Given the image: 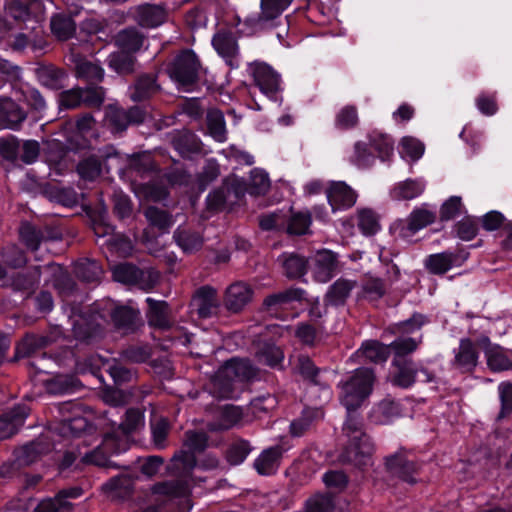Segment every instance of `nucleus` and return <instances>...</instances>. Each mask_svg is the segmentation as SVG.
Here are the masks:
<instances>
[{
	"mask_svg": "<svg viewBox=\"0 0 512 512\" xmlns=\"http://www.w3.org/2000/svg\"><path fill=\"white\" fill-rule=\"evenodd\" d=\"M138 313L127 306H119L111 299L95 302L88 313L71 317L73 333L77 339L90 340L112 323L117 329L134 331Z\"/></svg>",
	"mask_w": 512,
	"mask_h": 512,
	"instance_id": "nucleus-1",
	"label": "nucleus"
},
{
	"mask_svg": "<svg viewBox=\"0 0 512 512\" xmlns=\"http://www.w3.org/2000/svg\"><path fill=\"white\" fill-rule=\"evenodd\" d=\"M208 437L204 432L189 430L185 433L183 447L171 459L169 469L176 479L161 482L153 487V492L170 497L186 496L191 484L195 481L193 470L197 466L195 453L202 452L207 447Z\"/></svg>",
	"mask_w": 512,
	"mask_h": 512,
	"instance_id": "nucleus-2",
	"label": "nucleus"
},
{
	"mask_svg": "<svg viewBox=\"0 0 512 512\" xmlns=\"http://www.w3.org/2000/svg\"><path fill=\"white\" fill-rule=\"evenodd\" d=\"M343 432L348 437L349 443L340 455L341 461L359 468L369 465L374 447L363 431L362 418L356 411H347Z\"/></svg>",
	"mask_w": 512,
	"mask_h": 512,
	"instance_id": "nucleus-3",
	"label": "nucleus"
},
{
	"mask_svg": "<svg viewBox=\"0 0 512 512\" xmlns=\"http://www.w3.org/2000/svg\"><path fill=\"white\" fill-rule=\"evenodd\" d=\"M376 380L374 370L361 367L345 381L338 384L339 400L347 411H357L373 391Z\"/></svg>",
	"mask_w": 512,
	"mask_h": 512,
	"instance_id": "nucleus-4",
	"label": "nucleus"
},
{
	"mask_svg": "<svg viewBox=\"0 0 512 512\" xmlns=\"http://www.w3.org/2000/svg\"><path fill=\"white\" fill-rule=\"evenodd\" d=\"M292 2L293 0H260V12L248 16L244 25L253 33L272 27Z\"/></svg>",
	"mask_w": 512,
	"mask_h": 512,
	"instance_id": "nucleus-5",
	"label": "nucleus"
},
{
	"mask_svg": "<svg viewBox=\"0 0 512 512\" xmlns=\"http://www.w3.org/2000/svg\"><path fill=\"white\" fill-rule=\"evenodd\" d=\"M81 444L82 449H79L80 462L87 465L112 466V463L108 460L109 456L121 451L114 435H106L102 442L93 449L88 448L89 443L86 439H81Z\"/></svg>",
	"mask_w": 512,
	"mask_h": 512,
	"instance_id": "nucleus-6",
	"label": "nucleus"
},
{
	"mask_svg": "<svg viewBox=\"0 0 512 512\" xmlns=\"http://www.w3.org/2000/svg\"><path fill=\"white\" fill-rule=\"evenodd\" d=\"M385 467L393 476L409 484L417 482L416 475L419 472L420 465L411 455L403 449L385 457Z\"/></svg>",
	"mask_w": 512,
	"mask_h": 512,
	"instance_id": "nucleus-7",
	"label": "nucleus"
},
{
	"mask_svg": "<svg viewBox=\"0 0 512 512\" xmlns=\"http://www.w3.org/2000/svg\"><path fill=\"white\" fill-rule=\"evenodd\" d=\"M200 63L194 52L187 50L176 57L170 70L171 78L182 86L194 84L198 79Z\"/></svg>",
	"mask_w": 512,
	"mask_h": 512,
	"instance_id": "nucleus-8",
	"label": "nucleus"
},
{
	"mask_svg": "<svg viewBox=\"0 0 512 512\" xmlns=\"http://www.w3.org/2000/svg\"><path fill=\"white\" fill-rule=\"evenodd\" d=\"M477 345L470 338L460 339L458 348L454 350V359L451 362L452 367L462 373L472 372L477 366L479 359Z\"/></svg>",
	"mask_w": 512,
	"mask_h": 512,
	"instance_id": "nucleus-9",
	"label": "nucleus"
},
{
	"mask_svg": "<svg viewBox=\"0 0 512 512\" xmlns=\"http://www.w3.org/2000/svg\"><path fill=\"white\" fill-rule=\"evenodd\" d=\"M304 291L300 288H288L266 296L263 300V308L270 315L276 317L286 310L292 303L301 301Z\"/></svg>",
	"mask_w": 512,
	"mask_h": 512,
	"instance_id": "nucleus-10",
	"label": "nucleus"
},
{
	"mask_svg": "<svg viewBox=\"0 0 512 512\" xmlns=\"http://www.w3.org/2000/svg\"><path fill=\"white\" fill-rule=\"evenodd\" d=\"M339 271L337 254L329 250L317 252L314 257L312 274L319 283H327Z\"/></svg>",
	"mask_w": 512,
	"mask_h": 512,
	"instance_id": "nucleus-11",
	"label": "nucleus"
},
{
	"mask_svg": "<svg viewBox=\"0 0 512 512\" xmlns=\"http://www.w3.org/2000/svg\"><path fill=\"white\" fill-rule=\"evenodd\" d=\"M30 409L19 404L0 415V440L12 437L23 426Z\"/></svg>",
	"mask_w": 512,
	"mask_h": 512,
	"instance_id": "nucleus-12",
	"label": "nucleus"
},
{
	"mask_svg": "<svg viewBox=\"0 0 512 512\" xmlns=\"http://www.w3.org/2000/svg\"><path fill=\"white\" fill-rule=\"evenodd\" d=\"M252 298V288L244 282H236L226 289L223 304L229 312L239 313Z\"/></svg>",
	"mask_w": 512,
	"mask_h": 512,
	"instance_id": "nucleus-13",
	"label": "nucleus"
},
{
	"mask_svg": "<svg viewBox=\"0 0 512 512\" xmlns=\"http://www.w3.org/2000/svg\"><path fill=\"white\" fill-rule=\"evenodd\" d=\"M436 210L423 205L414 209L406 219V223L400 229L402 237H410L419 230L433 224L436 221Z\"/></svg>",
	"mask_w": 512,
	"mask_h": 512,
	"instance_id": "nucleus-14",
	"label": "nucleus"
},
{
	"mask_svg": "<svg viewBox=\"0 0 512 512\" xmlns=\"http://www.w3.org/2000/svg\"><path fill=\"white\" fill-rule=\"evenodd\" d=\"M467 255L460 252L445 251L429 255L425 260L427 270L435 275H442L452 267H458L466 260Z\"/></svg>",
	"mask_w": 512,
	"mask_h": 512,
	"instance_id": "nucleus-15",
	"label": "nucleus"
},
{
	"mask_svg": "<svg viewBox=\"0 0 512 512\" xmlns=\"http://www.w3.org/2000/svg\"><path fill=\"white\" fill-rule=\"evenodd\" d=\"M133 490L134 478L129 474L112 477L102 485V491L112 501L129 499Z\"/></svg>",
	"mask_w": 512,
	"mask_h": 512,
	"instance_id": "nucleus-16",
	"label": "nucleus"
},
{
	"mask_svg": "<svg viewBox=\"0 0 512 512\" xmlns=\"http://www.w3.org/2000/svg\"><path fill=\"white\" fill-rule=\"evenodd\" d=\"M148 304V311L146 317L150 326L168 330L172 327L173 321L171 319V310L167 302L162 300H155L151 297L146 299Z\"/></svg>",
	"mask_w": 512,
	"mask_h": 512,
	"instance_id": "nucleus-17",
	"label": "nucleus"
},
{
	"mask_svg": "<svg viewBox=\"0 0 512 512\" xmlns=\"http://www.w3.org/2000/svg\"><path fill=\"white\" fill-rule=\"evenodd\" d=\"M212 45L230 67H237L239 48L236 38L231 32L219 31L212 39Z\"/></svg>",
	"mask_w": 512,
	"mask_h": 512,
	"instance_id": "nucleus-18",
	"label": "nucleus"
},
{
	"mask_svg": "<svg viewBox=\"0 0 512 512\" xmlns=\"http://www.w3.org/2000/svg\"><path fill=\"white\" fill-rule=\"evenodd\" d=\"M477 344L484 349L487 365L492 371L499 372L512 368V361L506 356L504 350L498 345H492L487 336H481Z\"/></svg>",
	"mask_w": 512,
	"mask_h": 512,
	"instance_id": "nucleus-19",
	"label": "nucleus"
},
{
	"mask_svg": "<svg viewBox=\"0 0 512 512\" xmlns=\"http://www.w3.org/2000/svg\"><path fill=\"white\" fill-rule=\"evenodd\" d=\"M327 199L335 211L341 208H350L356 203V193L344 182H334L327 190Z\"/></svg>",
	"mask_w": 512,
	"mask_h": 512,
	"instance_id": "nucleus-20",
	"label": "nucleus"
},
{
	"mask_svg": "<svg viewBox=\"0 0 512 512\" xmlns=\"http://www.w3.org/2000/svg\"><path fill=\"white\" fill-rule=\"evenodd\" d=\"M134 20L142 27L155 28L166 19L165 10L157 5L143 4L132 9Z\"/></svg>",
	"mask_w": 512,
	"mask_h": 512,
	"instance_id": "nucleus-21",
	"label": "nucleus"
},
{
	"mask_svg": "<svg viewBox=\"0 0 512 512\" xmlns=\"http://www.w3.org/2000/svg\"><path fill=\"white\" fill-rule=\"evenodd\" d=\"M19 234L22 242L32 251H36L42 242L59 238L50 228H37L29 223L21 225Z\"/></svg>",
	"mask_w": 512,
	"mask_h": 512,
	"instance_id": "nucleus-22",
	"label": "nucleus"
},
{
	"mask_svg": "<svg viewBox=\"0 0 512 512\" xmlns=\"http://www.w3.org/2000/svg\"><path fill=\"white\" fill-rule=\"evenodd\" d=\"M243 417L242 410L233 405H225L219 409L216 418L207 424L212 432L225 431L235 427Z\"/></svg>",
	"mask_w": 512,
	"mask_h": 512,
	"instance_id": "nucleus-23",
	"label": "nucleus"
},
{
	"mask_svg": "<svg viewBox=\"0 0 512 512\" xmlns=\"http://www.w3.org/2000/svg\"><path fill=\"white\" fill-rule=\"evenodd\" d=\"M394 371L391 381L394 385L408 388L415 382L417 369L414 362L408 358H393Z\"/></svg>",
	"mask_w": 512,
	"mask_h": 512,
	"instance_id": "nucleus-24",
	"label": "nucleus"
},
{
	"mask_svg": "<svg viewBox=\"0 0 512 512\" xmlns=\"http://www.w3.org/2000/svg\"><path fill=\"white\" fill-rule=\"evenodd\" d=\"M160 90L155 74H142L130 86V98L134 102H141L154 96Z\"/></svg>",
	"mask_w": 512,
	"mask_h": 512,
	"instance_id": "nucleus-25",
	"label": "nucleus"
},
{
	"mask_svg": "<svg viewBox=\"0 0 512 512\" xmlns=\"http://www.w3.org/2000/svg\"><path fill=\"white\" fill-rule=\"evenodd\" d=\"M72 62L75 66L77 78L90 83H98L103 80L104 70L98 63L78 54L72 55Z\"/></svg>",
	"mask_w": 512,
	"mask_h": 512,
	"instance_id": "nucleus-26",
	"label": "nucleus"
},
{
	"mask_svg": "<svg viewBox=\"0 0 512 512\" xmlns=\"http://www.w3.org/2000/svg\"><path fill=\"white\" fill-rule=\"evenodd\" d=\"M26 116V113L12 99L0 96V118L4 128L17 130Z\"/></svg>",
	"mask_w": 512,
	"mask_h": 512,
	"instance_id": "nucleus-27",
	"label": "nucleus"
},
{
	"mask_svg": "<svg viewBox=\"0 0 512 512\" xmlns=\"http://www.w3.org/2000/svg\"><path fill=\"white\" fill-rule=\"evenodd\" d=\"M197 313L201 318H209L217 314L219 302L216 290L210 286H203L196 292Z\"/></svg>",
	"mask_w": 512,
	"mask_h": 512,
	"instance_id": "nucleus-28",
	"label": "nucleus"
},
{
	"mask_svg": "<svg viewBox=\"0 0 512 512\" xmlns=\"http://www.w3.org/2000/svg\"><path fill=\"white\" fill-rule=\"evenodd\" d=\"M253 77L256 86L268 96H273L279 88V76L268 65H257Z\"/></svg>",
	"mask_w": 512,
	"mask_h": 512,
	"instance_id": "nucleus-29",
	"label": "nucleus"
},
{
	"mask_svg": "<svg viewBox=\"0 0 512 512\" xmlns=\"http://www.w3.org/2000/svg\"><path fill=\"white\" fill-rule=\"evenodd\" d=\"M284 449L280 445L265 449L254 461V467L261 475H271L277 470Z\"/></svg>",
	"mask_w": 512,
	"mask_h": 512,
	"instance_id": "nucleus-30",
	"label": "nucleus"
},
{
	"mask_svg": "<svg viewBox=\"0 0 512 512\" xmlns=\"http://www.w3.org/2000/svg\"><path fill=\"white\" fill-rule=\"evenodd\" d=\"M256 375V369L248 359L233 358L220 368V376H232L236 380H249Z\"/></svg>",
	"mask_w": 512,
	"mask_h": 512,
	"instance_id": "nucleus-31",
	"label": "nucleus"
},
{
	"mask_svg": "<svg viewBox=\"0 0 512 512\" xmlns=\"http://www.w3.org/2000/svg\"><path fill=\"white\" fill-rule=\"evenodd\" d=\"M36 75L39 82L51 90L62 89L67 79V73L54 65H42L38 67L36 69Z\"/></svg>",
	"mask_w": 512,
	"mask_h": 512,
	"instance_id": "nucleus-32",
	"label": "nucleus"
},
{
	"mask_svg": "<svg viewBox=\"0 0 512 512\" xmlns=\"http://www.w3.org/2000/svg\"><path fill=\"white\" fill-rule=\"evenodd\" d=\"M50 450L49 444L43 439H37L24 445L16 452V461L19 466H28L36 462L43 454Z\"/></svg>",
	"mask_w": 512,
	"mask_h": 512,
	"instance_id": "nucleus-33",
	"label": "nucleus"
},
{
	"mask_svg": "<svg viewBox=\"0 0 512 512\" xmlns=\"http://www.w3.org/2000/svg\"><path fill=\"white\" fill-rule=\"evenodd\" d=\"M356 286V281L345 278L337 279L328 288L325 295V302L334 306L343 305Z\"/></svg>",
	"mask_w": 512,
	"mask_h": 512,
	"instance_id": "nucleus-34",
	"label": "nucleus"
},
{
	"mask_svg": "<svg viewBox=\"0 0 512 512\" xmlns=\"http://www.w3.org/2000/svg\"><path fill=\"white\" fill-rule=\"evenodd\" d=\"M390 355L389 346L377 340H367L362 343L361 347L356 351L357 358H364L373 363L386 362Z\"/></svg>",
	"mask_w": 512,
	"mask_h": 512,
	"instance_id": "nucleus-35",
	"label": "nucleus"
},
{
	"mask_svg": "<svg viewBox=\"0 0 512 512\" xmlns=\"http://www.w3.org/2000/svg\"><path fill=\"white\" fill-rule=\"evenodd\" d=\"M12 50L17 52L24 51L27 47L33 50H42L46 46V41L43 39L41 31L33 30L29 33H17L9 42Z\"/></svg>",
	"mask_w": 512,
	"mask_h": 512,
	"instance_id": "nucleus-36",
	"label": "nucleus"
},
{
	"mask_svg": "<svg viewBox=\"0 0 512 512\" xmlns=\"http://www.w3.org/2000/svg\"><path fill=\"white\" fill-rule=\"evenodd\" d=\"M323 411L319 408H305L302 414L291 422L290 433L295 437L302 436L315 422L323 418Z\"/></svg>",
	"mask_w": 512,
	"mask_h": 512,
	"instance_id": "nucleus-37",
	"label": "nucleus"
},
{
	"mask_svg": "<svg viewBox=\"0 0 512 512\" xmlns=\"http://www.w3.org/2000/svg\"><path fill=\"white\" fill-rule=\"evenodd\" d=\"M53 35L60 41L71 39L76 33V23L71 16L56 14L50 20Z\"/></svg>",
	"mask_w": 512,
	"mask_h": 512,
	"instance_id": "nucleus-38",
	"label": "nucleus"
},
{
	"mask_svg": "<svg viewBox=\"0 0 512 512\" xmlns=\"http://www.w3.org/2000/svg\"><path fill=\"white\" fill-rule=\"evenodd\" d=\"M280 259L284 274L290 279L300 278L307 271L308 261L304 256L291 253L283 254Z\"/></svg>",
	"mask_w": 512,
	"mask_h": 512,
	"instance_id": "nucleus-39",
	"label": "nucleus"
},
{
	"mask_svg": "<svg viewBox=\"0 0 512 512\" xmlns=\"http://www.w3.org/2000/svg\"><path fill=\"white\" fill-rule=\"evenodd\" d=\"M76 276L88 283L98 282L103 274L102 267L95 260L84 259L75 264Z\"/></svg>",
	"mask_w": 512,
	"mask_h": 512,
	"instance_id": "nucleus-40",
	"label": "nucleus"
},
{
	"mask_svg": "<svg viewBox=\"0 0 512 512\" xmlns=\"http://www.w3.org/2000/svg\"><path fill=\"white\" fill-rule=\"evenodd\" d=\"M424 191V184L417 180H405L398 183L391 191V196L395 200H411Z\"/></svg>",
	"mask_w": 512,
	"mask_h": 512,
	"instance_id": "nucleus-41",
	"label": "nucleus"
},
{
	"mask_svg": "<svg viewBox=\"0 0 512 512\" xmlns=\"http://www.w3.org/2000/svg\"><path fill=\"white\" fill-rule=\"evenodd\" d=\"M144 36L135 28L122 30L116 36V44L123 51L136 52L143 45Z\"/></svg>",
	"mask_w": 512,
	"mask_h": 512,
	"instance_id": "nucleus-42",
	"label": "nucleus"
},
{
	"mask_svg": "<svg viewBox=\"0 0 512 512\" xmlns=\"http://www.w3.org/2000/svg\"><path fill=\"white\" fill-rule=\"evenodd\" d=\"M88 426L89 423L86 418L74 415L71 418H63L59 423L58 431L64 437H79Z\"/></svg>",
	"mask_w": 512,
	"mask_h": 512,
	"instance_id": "nucleus-43",
	"label": "nucleus"
},
{
	"mask_svg": "<svg viewBox=\"0 0 512 512\" xmlns=\"http://www.w3.org/2000/svg\"><path fill=\"white\" fill-rule=\"evenodd\" d=\"M173 146L179 153L183 156H188L189 154L199 153L201 151L200 142L196 138V136L189 132L184 131L178 133L173 138Z\"/></svg>",
	"mask_w": 512,
	"mask_h": 512,
	"instance_id": "nucleus-44",
	"label": "nucleus"
},
{
	"mask_svg": "<svg viewBox=\"0 0 512 512\" xmlns=\"http://www.w3.org/2000/svg\"><path fill=\"white\" fill-rule=\"evenodd\" d=\"M136 58L127 51H119L109 56L108 64L110 68L119 74H129L134 71Z\"/></svg>",
	"mask_w": 512,
	"mask_h": 512,
	"instance_id": "nucleus-45",
	"label": "nucleus"
},
{
	"mask_svg": "<svg viewBox=\"0 0 512 512\" xmlns=\"http://www.w3.org/2000/svg\"><path fill=\"white\" fill-rule=\"evenodd\" d=\"M207 127L209 134L218 142L226 140V126L224 115L220 110L212 109L207 113Z\"/></svg>",
	"mask_w": 512,
	"mask_h": 512,
	"instance_id": "nucleus-46",
	"label": "nucleus"
},
{
	"mask_svg": "<svg viewBox=\"0 0 512 512\" xmlns=\"http://www.w3.org/2000/svg\"><path fill=\"white\" fill-rule=\"evenodd\" d=\"M174 239L186 253L199 250L203 244V239L198 233L186 229H177L174 232Z\"/></svg>",
	"mask_w": 512,
	"mask_h": 512,
	"instance_id": "nucleus-47",
	"label": "nucleus"
},
{
	"mask_svg": "<svg viewBox=\"0 0 512 512\" xmlns=\"http://www.w3.org/2000/svg\"><path fill=\"white\" fill-rule=\"evenodd\" d=\"M143 272L135 265L122 263L112 270L113 279L123 284H134L142 278Z\"/></svg>",
	"mask_w": 512,
	"mask_h": 512,
	"instance_id": "nucleus-48",
	"label": "nucleus"
},
{
	"mask_svg": "<svg viewBox=\"0 0 512 512\" xmlns=\"http://www.w3.org/2000/svg\"><path fill=\"white\" fill-rule=\"evenodd\" d=\"M76 171L81 179L94 181L101 175L102 165L97 157L90 156L77 164Z\"/></svg>",
	"mask_w": 512,
	"mask_h": 512,
	"instance_id": "nucleus-49",
	"label": "nucleus"
},
{
	"mask_svg": "<svg viewBox=\"0 0 512 512\" xmlns=\"http://www.w3.org/2000/svg\"><path fill=\"white\" fill-rule=\"evenodd\" d=\"M47 343L45 337L27 334L16 347V358L29 357Z\"/></svg>",
	"mask_w": 512,
	"mask_h": 512,
	"instance_id": "nucleus-50",
	"label": "nucleus"
},
{
	"mask_svg": "<svg viewBox=\"0 0 512 512\" xmlns=\"http://www.w3.org/2000/svg\"><path fill=\"white\" fill-rule=\"evenodd\" d=\"M270 187L268 174L261 169H253L250 172L247 193L250 195H263Z\"/></svg>",
	"mask_w": 512,
	"mask_h": 512,
	"instance_id": "nucleus-51",
	"label": "nucleus"
},
{
	"mask_svg": "<svg viewBox=\"0 0 512 512\" xmlns=\"http://www.w3.org/2000/svg\"><path fill=\"white\" fill-rule=\"evenodd\" d=\"M386 293L382 279L367 277L361 285V297L369 301H377Z\"/></svg>",
	"mask_w": 512,
	"mask_h": 512,
	"instance_id": "nucleus-52",
	"label": "nucleus"
},
{
	"mask_svg": "<svg viewBox=\"0 0 512 512\" xmlns=\"http://www.w3.org/2000/svg\"><path fill=\"white\" fill-rule=\"evenodd\" d=\"M35 512H73V504L61 499L59 494L52 498H45L38 502Z\"/></svg>",
	"mask_w": 512,
	"mask_h": 512,
	"instance_id": "nucleus-53",
	"label": "nucleus"
},
{
	"mask_svg": "<svg viewBox=\"0 0 512 512\" xmlns=\"http://www.w3.org/2000/svg\"><path fill=\"white\" fill-rule=\"evenodd\" d=\"M310 225L311 215L309 212H296L290 216L286 230L289 234L304 235L308 232Z\"/></svg>",
	"mask_w": 512,
	"mask_h": 512,
	"instance_id": "nucleus-54",
	"label": "nucleus"
},
{
	"mask_svg": "<svg viewBox=\"0 0 512 512\" xmlns=\"http://www.w3.org/2000/svg\"><path fill=\"white\" fill-rule=\"evenodd\" d=\"M358 227L366 235H374L379 229V219L371 209H362L358 212Z\"/></svg>",
	"mask_w": 512,
	"mask_h": 512,
	"instance_id": "nucleus-55",
	"label": "nucleus"
},
{
	"mask_svg": "<svg viewBox=\"0 0 512 512\" xmlns=\"http://www.w3.org/2000/svg\"><path fill=\"white\" fill-rule=\"evenodd\" d=\"M358 121L357 108L353 105H347L337 113L335 125L341 130H348L356 127Z\"/></svg>",
	"mask_w": 512,
	"mask_h": 512,
	"instance_id": "nucleus-56",
	"label": "nucleus"
},
{
	"mask_svg": "<svg viewBox=\"0 0 512 512\" xmlns=\"http://www.w3.org/2000/svg\"><path fill=\"white\" fill-rule=\"evenodd\" d=\"M4 264L9 268H20L27 263L24 252L16 245L6 246L1 253Z\"/></svg>",
	"mask_w": 512,
	"mask_h": 512,
	"instance_id": "nucleus-57",
	"label": "nucleus"
},
{
	"mask_svg": "<svg viewBox=\"0 0 512 512\" xmlns=\"http://www.w3.org/2000/svg\"><path fill=\"white\" fill-rule=\"evenodd\" d=\"M0 156L7 161H16L20 156L19 139L13 135L0 138Z\"/></svg>",
	"mask_w": 512,
	"mask_h": 512,
	"instance_id": "nucleus-58",
	"label": "nucleus"
},
{
	"mask_svg": "<svg viewBox=\"0 0 512 512\" xmlns=\"http://www.w3.org/2000/svg\"><path fill=\"white\" fill-rule=\"evenodd\" d=\"M420 340L411 337H399L389 344V350L394 352V358H406L405 356L414 352Z\"/></svg>",
	"mask_w": 512,
	"mask_h": 512,
	"instance_id": "nucleus-59",
	"label": "nucleus"
},
{
	"mask_svg": "<svg viewBox=\"0 0 512 512\" xmlns=\"http://www.w3.org/2000/svg\"><path fill=\"white\" fill-rule=\"evenodd\" d=\"M454 229L457 237L463 241H470L478 233V222L475 218L467 216L457 222Z\"/></svg>",
	"mask_w": 512,
	"mask_h": 512,
	"instance_id": "nucleus-60",
	"label": "nucleus"
},
{
	"mask_svg": "<svg viewBox=\"0 0 512 512\" xmlns=\"http://www.w3.org/2000/svg\"><path fill=\"white\" fill-rule=\"evenodd\" d=\"M251 451L248 441L240 439L231 444L227 451V460L232 465L242 463Z\"/></svg>",
	"mask_w": 512,
	"mask_h": 512,
	"instance_id": "nucleus-61",
	"label": "nucleus"
},
{
	"mask_svg": "<svg viewBox=\"0 0 512 512\" xmlns=\"http://www.w3.org/2000/svg\"><path fill=\"white\" fill-rule=\"evenodd\" d=\"M260 363L270 367L278 366L283 360V352L275 345H265L256 354Z\"/></svg>",
	"mask_w": 512,
	"mask_h": 512,
	"instance_id": "nucleus-62",
	"label": "nucleus"
},
{
	"mask_svg": "<svg viewBox=\"0 0 512 512\" xmlns=\"http://www.w3.org/2000/svg\"><path fill=\"white\" fill-rule=\"evenodd\" d=\"M370 145L382 160L387 159L393 152V140L388 135L374 133L370 137Z\"/></svg>",
	"mask_w": 512,
	"mask_h": 512,
	"instance_id": "nucleus-63",
	"label": "nucleus"
},
{
	"mask_svg": "<svg viewBox=\"0 0 512 512\" xmlns=\"http://www.w3.org/2000/svg\"><path fill=\"white\" fill-rule=\"evenodd\" d=\"M144 425V416L139 409L131 408L126 411L125 419L120 423V429L124 434L137 431Z\"/></svg>",
	"mask_w": 512,
	"mask_h": 512,
	"instance_id": "nucleus-64",
	"label": "nucleus"
}]
</instances>
